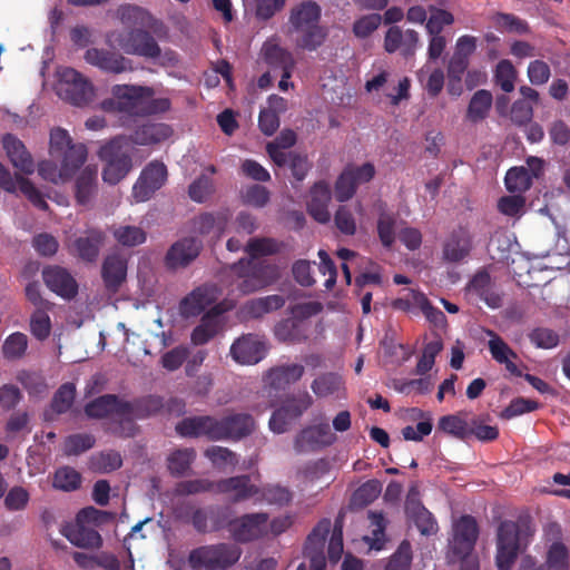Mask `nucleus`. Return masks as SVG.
I'll return each instance as SVG.
<instances>
[{
	"instance_id": "nucleus-22",
	"label": "nucleus",
	"mask_w": 570,
	"mask_h": 570,
	"mask_svg": "<svg viewBox=\"0 0 570 570\" xmlns=\"http://www.w3.org/2000/svg\"><path fill=\"white\" fill-rule=\"evenodd\" d=\"M416 492L411 490L405 500V514L411 520L422 535L435 534L439 530L438 522L433 514L422 504L416 497Z\"/></svg>"
},
{
	"instance_id": "nucleus-20",
	"label": "nucleus",
	"mask_w": 570,
	"mask_h": 570,
	"mask_svg": "<svg viewBox=\"0 0 570 570\" xmlns=\"http://www.w3.org/2000/svg\"><path fill=\"white\" fill-rule=\"evenodd\" d=\"M42 278L46 286L62 298L71 299L78 294V284L75 277L61 266L45 267Z\"/></svg>"
},
{
	"instance_id": "nucleus-5",
	"label": "nucleus",
	"mask_w": 570,
	"mask_h": 570,
	"mask_svg": "<svg viewBox=\"0 0 570 570\" xmlns=\"http://www.w3.org/2000/svg\"><path fill=\"white\" fill-rule=\"evenodd\" d=\"M149 30L135 28L112 31L107 35V41L117 45L127 55L157 59L161 55V49Z\"/></svg>"
},
{
	"instance_id": "nucleus-13",
	"label": "nucleus",
	"mask_w": 570,
	"mask_h": 570,
	"mask_svg": "<svg viewBox=\"0 0 570 570\" xmlns=\"http://www.w3.org/2000/svg\"><path fill=\"white\" fill-rule=\"evenodd\" d=\"M336 435L327 423L309 425L301 430L294 440V450L298 454L312 453L332 445Z\"/></svg>"
},
{
	"instance_id": "nucleus-49",
	"label": "nucleus",
	"mask_w": 570,
	"mask_h": 570,
	"mask_svg": "<svg viewBox=\"0 0 570 570\" xmlns=\"http://www.w3.org/2000/svg\"><path fill=\"white\" fill-rule=\"evenodd\" d=\"M76 399V385L73 383L67 382L61 384L58 390L55 392L50 407L53 413L60 415L67 413Z\"/></svg>"
},
{
	"instance_id": "nucleus-48",
	"label": "nucleus",
	"mask_w": 570,
	"mask_h": 570,
	"mask_svg": "<svg viewBox=\"0 0 570 570\" xmlns=\"http://www.w3.org/2000/svg\"><path fill=\"white\" fill-rule=\"evenodd\" d=\"M28 336L21 332L10 334L2 344V355L8 361H17L26 355Z\"/></svg>"
},
{
	"instance_id": "nucleus-59",
	"label": "nucleus",
	"mask_w": 570,
	"mask_h": 570,
	"mask_svg": "<svg viewBox=\"0 0 570 570\" xmlns=\"http://www.w3.org/2000/svg\"><path fill=\"white\" fill-rule=\"evenodd\" d=\"M205 456L218 469L227 466L235 468L238 464V456L228 448L213 445L205 451Z\"/></svg>"
},
{
	"instance_id": "nucleus-7",
	"label": "nucleus",
	"mask_w": 570,
	"mask_h": 570,
	"mask_svg": "<svg viewBox=\"0 0 570 570\" xmlns=\"http://www.w3.org/2000/svg\"><path fill=\"white\" fill-rule=\"evenodd\" d=\"M99 511L92 507L81 509L76 519V523L66 522L60 532L67 540L82 549H98L102 544V538L99 532L92 528L82 524L83 521H95Z\"/></svg>"
},
{
	"instance_id": "nucleus-39",
	"label": "nucleus",
	"mask_w": 570,
	"mask_h": 570,
	"mask_svg": "<svg viewBox=\"0 0 570 570\" xmlns=\"http://www.w3.org/2000/svg\"><path fill=\"white\" fill-rule=\"evenodd\" d=\"M229 220V213L222 210L217 213H203L194 219V230L200 235L215 234L219 237Z\"/></svg>"
},
{
	"instance_id": "nucleus-29",
	"label": "nucleus",
	"mask_w": 570,
	"mask_h": 570,
	"mask_svg": "<svg viewBox=\"0 0 570 570\" xmlns=\"http://www.w3.org/2000/svg\"><path fill=\"white\" fill-rule=\"evenodd\" d=\"M101 277L106 289L117 293L127 277V259L119 254L107 255L102 262Z\"/></svg>"
},
{
	"instance_id": "nucleus-26",
	"label": "nucleus",
	"mask_w": 570,
	"mask_h": 570,
	"mask_svg": "<svg viewBox=\"0 0 570 570\" xmlns=\"http://www.w3.org/2000/svg\"><path fill=\"white\" fill-rule=\"evenodd\" d=\"M125 403L128 407L124 410V422L129 423L157 415L165 406L163 397L157 395H146L131 401L125 400Z\"/></svg>"
},
{
	"instance_id": "nucleus-2",
	"label": "nucleus",
	"mask_w": 570,
	"mask_h": 570,
	"mask_svg": "<svg viewBox=\"0 0 570 570\" xmlns=\"http://www.w3.org/2000/svg\"><path fill=\"white\" fill-rule=\"evenodd\" d=\"M242 553L240 547L230 542L205 544L189 552L187 563L193 570H229Z\"/></svg>"
},
{
	"instance_id": "nucleus-44",
	"label": "nucleus",
	"mask_w": 570,
	"mask_h": 570,
	"mask_svg": "<svg viewBox=\"0 0 570 570\" xmlns=\"http://www.w3.org/2000/svg\"><path fill=\"white\" fill-rule=\"evenodd\" d=\"M196 458L194 449L185 448L173 451L167 458V468L173 476H183Z\"/></svg>"
},
{
	"instance_id": "nucleus-45",
	"label": "nucleus",
	"mask_w": 570,
	"mask_h": 570,
	"mask_svg": "<svg viewBox=\"0 0 570 570\" xmlns=\"http://www.w3.org/2000/svg\"><path fill=\"white\" fill-rule=\"evenodd\" d=\"M81 474L73 468L65 465L58 468L52 478V487L63 492H72L80 488Z\"/></svg>"
},
{
	"instance_id": "nucleus-40",
	"label": "nucleus",
	"mask_w": 570,
	"mask_h": 570,
	"mask_svg": "<svg viewBox=\"0 0 570 570\" xmlns=\"http://www.w3.org/2000/svg\"><path fill=\"white\" fill-rule=\"evenodd\" d=\"M296 140L297 136L294 130L284 129L274 141L266 145V151L277 167H285L288 158V153L285 149L293 147Z\"/></svg>"
},
{
	"instance_id": "nucleus-9",
	"label": "nucleus",
	"mask_w": 570,
	"mask_h": 570,
	"mask_svg": "<svg viewBox=\"0 0 570 570\" xmlns=\"http://www.w3.org/2000/svg\"><path fill=\"white\" fill-rule=\"evenodd\" d=\"M227 530L236 543H249L268 535V513L253 512L230 518Z\"/></svg>"
},
{
	"instance_id": "nucleus-56",
	"label": "nucleus",
	"mask_w": 570,
	"mask_h": 570,
	"mask_svg": "<svg viewBox=\"0 0 570 570\" xmlns=\"http://www.w3.org/2000/svg\"><path fill=\"white\" fill-rule=\"evenodd\" d=\"M281 249V245L277 240L273 238H250L245 246L246 253L250 256L249 259L256 261V258L262 256H269L277 254Z\"/></svg>"
},
{
	"instance_id": "nucleus-37",
	"label": "nucleus",
	"mask_w": 570,
	"mask_h": 570,
	"mask_svg": "<svg viewBox=\"0 0 570 570\" xmlns=\"http://www.w3.org/2000/svg\"><path fill=\"white\" fill-rule=\"evenodd\" d=\"M87 148L83 144H72L61 157L59 175L61 180L70 179L87 159Z\"/></svg>"
},
{
	"instance_id": "nucleus-54",
	"label": "nucleus",
	"mask_w": 570,
	"mask_h": 570,
	"mask_svg": "<svg viewBox=\"0 0 570 570\" xmlns=\"http://www.w3.org/2000/svg\"><path fill=\"white\" fill-rule=\"evenodd\" d=\"M439 429L460 440H465L470 436V424L455 414L442 416L439 420Z\"/></svg>"
},
{
	"instance_id": "nucleus-28",
	"label": "nucleus",
	"mask_w": 570,
	"mask_h": 570,
	"mask_svg": "<svg viewBox=\"0 0 570 570\" xmlns=\"http://www.w3.org/2000/svg\"><path fill=\"white\" fill-rule=\"evenodd\" d=\"M219 440H240L249 435L255 422L252 415L237 413L218 419Z\"/></svg>"
},
{
	"instance_id": "nucleus-32",
	"label": "nucleus",
	"mask_w": 570,
	"mask_h": 570,
	"mask_svg": "<svg viewBox=\"0 0 570 570\" xmlns=\"http://www.w3.org/2000/svg\"><path fill=\"white\" fill-rule=\"evenodd\" d=\"M2 145L14 168L27 175L35 171L33 159L21 140L11 134H7L2 138Z\"/></svg>"
},
{
	"instance_id": "nucleus-34",
	"label": "nucleus",
	"mask_w": 570,
	"mask_h": 570,
	"mask_svg": "<svg viewBox=\"0 0 570 570\" xmlns=\"http://www.w3.org/2000/svg\"><path fill=\"white\" fill-rule=\"evenodd\" d=\"M468 291L476 295L489 307L498 308L502 304L501 296L494 291L490 274L479 271L468 284Z\"/></svg>"
},
{
	"instance_id": "nucleus-50",
	"label": "nucleus",
	"mask_w": 570,
	"mask_h": 570,
	"mask_svg": "<svg viewBox=\"0 0 570 570\" xmlns=\"http://www.w3.org/2000/svg\"><path fill=\"white\" fill-rule=\"evenodd\" d=\"M396 218L393 213L381 209L376 224L377 236L383 247L391 248L395 242Z\"/></svg>"
},
{
	"instance_id": "nucleus-14",
	"label": "nucleus",
	"mask_w": 570,
	"mask_h": 570,
	"mask_svg": "<svg viewBox=\"0 0 570 570\" xmlns=\"http://www.w3.org/2000/svg\"><path fill=\"white\" fill-rule=\"evenodd\" d=\"M229 353L236 363L254 365L265 358L267 345L265 341L256 334H244L234 341Z\"/></svg>"
},
{
	"instance_id": "nucleus-27",
	"label": "nucleus",
	"mask_w": 570,
	"mask_h": 570,
	"mask_svg": "<svg viewBox=\"0 0 570 570\" xmlns=\"http://www.w3.org/2000/svg\"><path fill=\"white\" fill-rule=\"evenodd\" d=\"M216 491L219 493H234L232 502L238 503L258 495L259 487L252 483L249 475L242 474L217 481Z\"/></svg>"
},
{
	"instance_id": "nucleus-47",
	"label": "nucleus",
	"mask_w": 570,
	"mask_h": 570,
	"mask_svg": "<svg viewBox=\"0 0 570 570\" xmlns=\"http://www.w3.org/2000/svg\"><path fill=\"white\" fill-rule=\"evenodd\" d=\"M257 497L259 501L278 507L287 505L293 500L292 491L287 487H283L281 484H265L259 487V493Z\"/></svg>"
},
{
	"instance_id": "nucleus-3",
	"label": "nucleus",
	"mask_w": 570,
	"mask_h": 570,
	"mask_svg": "<svg viewBox=\"0 0 570 570\" xmlns=\"http://www.w3.org/2000/svg\"><path fill=\"white\" fill-rule=\"evenodd\" d=\"M230 268L238 278L237 289L243 294L259 291L279 278L277 266L264 261L242 258Z\"/></svg>"
},
{
	"instance_id": "nucleus-23",
	"label": "nucleus",
	"mask_w": 570,
	"mask_h": 570,
	"mask_svg": "<svg viewBox=\"0 0 570 570\" xmlns=\"http://www.w3.org/2000/svg\"><path fill=\"white\" fill-rule=\"evenodd\" d=\"M85 60L102 71L121 73L131 70L130 60L122 55L106 49L90 48L85 52Z\"/></svg>"
},
{
	"instance_id": "nucleus-60",
	"label": "nucleus",
	"mask_w": 570,
	"mask_h": 570,
	"mask_svg": "<svg viewBox=\"0 0 570 570\" xmlns=\"http://www.w3.org/2000/svg\"><path fill=\"white\" fill-rule=\"evenodd\" d=\"M96 439L88 433H76L65 440L63 452L66 455H79L94 448Z\"/></svg>"
},
{
	"instance_id": "nucleus-12",
	"label": "nucleus",
	"mask_w": 570,
	"mask_h": 570,
	"mask_svg": "<svg viewBox=\"0 0 570 570\" xmlns=\"http://www.w3.org/2000/svg\"><path fill=\"white\" fill-rule=\"evenodd\" d=\"M189 522L200 534L215 533L227 529L230 511L228 507L210 504L206 507H189Z\"/></svg>"
},
{
	"instance_id": "nucleus-30",
	"label": "nucleus",
	"mask_w": 570,
	"mask_h": 570,
	"mask_svg": "<svg viewBox=\"0 0 570 570\" xmlns=\"http://www.w3.org/2000/svg\"><path fill=\"white\" fill-rule=\"evenodd\" d=\"M309 202L307 203V213L321 224L331 220L328 204L332 199L331 189L327 183L320 180L315 183L309 190Z\"/></svg>"
},
{
	"instance_id": "nucleus-10",
	"label": "nucleus",
	"mask_w": 570,
	"mask_h": 570,
	"mask_svg": "<svg viewBox=\"0 0 570 570\" xmlns=\"http://www.w3.org/2000/svg\"><path fill=\"white\" fill-rule=\"evenodd\" d=\"M313 404V399L307 391L297 394H287L271 419L269 428L275 433H284L289 425L299 419Z\"/></svg>"
},
{
	"instance_id": "nucleus-31",
	"label": "nucleus",
	"mask_w": 570,
	"mask_h": 570,
	"mask_svg": "<svg viewBox=\"0 0 570 570\" xmlns=\"http://www.w3.org/2000/svg\"><path fill=\"white\" fill-rule=\"evenodd\" d=\"M305 368L301 364H283L272 367L265 375L267 386L275 391H284L291 384L299 381L304 375Z\"/></svg>"
},
{
	"instance_id": "nucleus-42",
	"label": "nucleus",
	"mask_w": 570,
	"mask_h": 570,
	"mask_svg": "<svg viewBox=\"0 0 570 570\" xmlns=\"http://www.w3.org/2000/svg\"><path fill=\"white\" fill-rule=\"evenodd\" d=\"M262 55L265 62L273 69L293 70L296 63L291 51L274 42H265Z\"/></svg>"
},
{
	"instance_id": "nucleus-55",
	"label": "nucleus",
	"mask_w": 570,
	"mask_h": 570,
	"mask_svg": "<svg viewBox=\"0 0 570 570\" xmlns=\"http://www.w3.org/2000/svg\"><path fill=\"white\" fill-rule=\"evenodd\" d=\"M90 464L92 470L99 473H110L121 468L122 458L117 451H105L92 455Z\"/></svg>"
},
{
	"instance_id": "nucleus-36",
	"label": "nucleus",
	"mask_w": 570,
	"mask_h": 570,
	"mask_svg": "<svg viewBox=\"0 0 570 570\" xmlns=\"http://www.w3.org/2000/svg\"><path fill=\"white\" fill-rule=\"evenodd\" d=\"M223 328L219 312L213 309L200 318L199 324L190 334L191 344L199 346L212 341Z\"/></svg>"
},
{
	"instance_id": "nucleus-52",
	"label": "nucleus",
	"mask_w": 570,
	"mask_h": 570,
	"mask_svg": "<svg viewBox=\"0 0 570 570\" xmlns=\"http://www.w3.org/2000/svg\"><path fill=\"white\" fill-rule=\"evenodd\" d=\"M343 385L342 377L335 373H324L316 377L311 385L317 397H326L336 393Z\"/></svg>"
},
{
	"instance_id": "nucleus-8",
	"label": "nucleus",
	"mask_w": 570,
	"mask_h": 570,
	"mask_svg": "<svg viewBox=\"0 0 570 570\" xmlns=\"http://www.w3.org/2000/svg\"><path fill=\"white\" fill-rule=\"evenodd\" d=\"M522 534L519 523L511 520L502 521L498 527L495 562L500 570H511L520 551Z\"/></svg>"
},
{
	"instance_id": "nucleus-63",
	"label": "nucleus",
	"mask_w": 570,
	"mask_h": 570,
	"mask_svg": "<svg viewBox=\"0 0 570 570\" xmlns=\"http://www.w3.org/2000/svg\"><path fill=\"white\" fill-rule=\"evenodd\" d=\"M216 490V483L208 479L185 480L177 483L176 493L178 495H191Z\"/></svg>"
},
{
	"instance_id": "nucleus-57",
	"label": "nucleus",
	"mask_w": 570,
	"mask_h": 570,
	"mask_svg": "<svg viewBox=\"0 0 570 570\" xmlns=\"http://www.w3.org/2000/svg\"><path fill=\"white\" fill-rule=\"evenodd\" d=\"M517 69L510 60H501L494 71V82L504 92H511L514 90V82L517 79Z\"/></svg>"
},
{
	"instance_id": "nucleus-53",
	"label": "nucleus",
	"mask_w": 570,
	"mask_h": 570,
	"mask_svg": "<svg viewBox=\"0 0 570 570\" xmlns=\"http://www.w3.org/2000/svg\"><path fill=\"white\" fill-rule=\"evenodd\" d=\"M505 187L512 193H523L532 185V176L525 167H512L507 171Z\"/></svg>"
},
{
	"instance_id": "nucleus-41",
	"label": "nucleus",
	"mask_w": 570,
	"mask_h": 570,
	"mask_svg": "<svg viewBox=\"0 0 570 570\" xmlns=\"http://www.w3.org/2000/svg\"><path fill=\"white\" fill-rule=\"evenodd\" d=\"M212 304L207 288L197 287L179 303V313L189 318L200 315Z\"/></svg>"
},
{
	"instance_id": "nucleus-61",
	"label": "nucleus",
	"mask_w": 570,
	"mask_h": 570,
	"mask_svg": "<svg viewBox=\"0 0 570 570\" xmlns=\"http://www.w3.org/2000/svg\"><path fill=\"white\" fill-rule=\"evenodd\" d=\"M49 308H37L30 317V332L39 341H45L51 332V320L47 311Z\"/></svg>"
},
{
	"instance_id": "nucleus-1",
	"label": "nucleus",
	"mask_w": 570,
	"mask_h": 570,
	"mask_svg": "<svg viewBox=\"0 0 570 570\" xmlns=\"http://www.w3.org/2000/svg\"><path fill=\"white\" fill-rule=\"evenodd\" d=\"M321 7L312 0L293 7L288 17V33L297 49L315 51L327 38V29L320 24Z\"/></svg>"
},
{
	"instance_id": "nucleus-25",
	"label": "nucleus",
	"mask_w": 570,
	"mask_h": 570,
	"mask_svg": "<svg viewBox=\"0 0 570 570\" xmlns=\"http://www.w3.org/2000/svg\"><path fill=\"white\" fill-rule=\"evenodd\" d=\"M128 406L125 399L116 394H104L85 405V414L90 419H106L115 415L124 422V410Z\"/></svg>"
},
{
	"instance_id": "nucleus-24",
	"label": "nucleus",
	"mask_w": 570,
	"mask_h": 570,
	"mask_svg": "<svg viewBox=\"0 0 570 570\" xmlns=\"http://www.w3.org/2000/svg\"><path fill=\"white\" fill-rule=\"evenodd\" d=\"M116 17L126 28L125 30L142 28L156 31L160 23L147 9L132 3L119 6L116 10Z\"/></svg>"
},
{
	"instance_id": "nucleus-6",
	"label": "nucleus",
	"mask_w": 570,
	"mask_h": 570,
	"mask_svg": "<svg viewBox=\"0 0 570 570\" xmlns=\"http://www.w3.org/2000/svg\"><path fill=\"white\" fill-rule=\"evenodd\" d=\"M98 155L106 163L102 179L110 185L118 184L132 167L131 156L120 139H112L101 146Z\"/></svg>"
},
{
	"instance_id": "nucleus-4",
	"label": "nucleus",
	"mask_w": 570,
	"mask_h": 570,
	"mask_svg": "<svg viewBox=\"0 0 570 570\" xmlns=\"http://www.w3.org/2000/svg\"><path fill=\"white\" fill-rule=\"evenodd\" d=\"M151 87L138 85H115L111 88V97L104 99L101 109L107 112H121L129 117H140L142 99L153 97Z\"/></svg>"
},
{
	"instance_id": "nucleus-33",
	"label": "nucleus",
	"mask_w": 570,
	"mask_h": 570,
	"mask_svg": "<svg viewBox=\"0 0 570 570\" xmlns=\"http://www.w3.org/2000/svg\"><path fill=\"white\" fill-rule=\"evenodd\" d=\"M98 191V168L87 166L77 177L75 183V197L78 205H91Z\"/></svg>"
},
{
	"instance_id": "nucleus-51",
	"label": "nucleus",
	"mask_w": 570,
	"mask_h": 570,
	"mask_svg": "<svg viewBox=\"0 0 570 570\" xmlns=\"http://www.w3.org/2000/svg\"><path fill=\"white\" fill-rule=\"evenodd\" d=\"M331 527L332 522L327 518L318 521L306 538L304 551L324 552L325 541L331 531Z\"/></svg>"
},
{
	"instance_id": "nucleus-17",
	"label": "nucleus",
	"mask_w": 570,
	"mask_h": 570,
	"mask_svg": "<svg viewBox=\"0 0 570 570\" xmlns=\"http://www.w3.org/2000/svg\"><path fill=\"white\" fill-rule=\"evenodd\" d=\"M473 249V236L466 226L454 228L443 243L442 257L448 263H460Z\"/></svg>"
},
{
	"instance_id": "nucleus-15",
	"label": "nucleus",
	"mask_w": 570,
	"mask_h": 570,
	"mask_svg": "<svg viewBox=\"0 0 570 570\" xmlns=\"http://www.w3.org/2000/svg\"><path fill=\"white\" fill-rule=\"evenodd\" d=\"M167 179V168L160 161L149 163L140 173L132 187V196L137 202L148 200Z\"/></svg>"
},
{
	"instance_id": "nucleus-19",
	"label": "nucleus",
	"mask_w": 570,
	"mask_h": 570,
	"mask_svg": "<svg viewBox=\"0 0 570 570\" xmlns=\"http://www.w3.org/2000/svg\"><path fill=\"white\" fill-rule=\"evenodd\" d=\"M176 431L185 438H206L219 441L218 419L210 415L185 417L176 425Z\"/></svg>"
},
{
	"instance_id": "nucleus-58",
	"label": "nucleus",
	"mask_w": 570,
	"mask_h": 570,
	"mask_svg": "<svg viewBox=\"0 0 570 570\" xmlns=\"http://www.w3.org/2000/svg\"><path fill=\"white\" fill-rule=\"evenodd\" d=\"M285 305V298L282 295H268L253 299L248 304V312L254 317H259L266 313L282 308Z\"/></svg>"
},
{
	"instance_id": "nucleus-35",
	"label": "nucleus",
	"mask_w": 570,
	"mask_h": 570,
	"mask_svg": "<svg viewBox=\"0 0 570 570\" xmlns=\"http://www.w3.org/2000/svg\"><path fill=\"white\" fill-rule=\"evenodd\" d=\"M105 238L104 232L99 229L87 230L83 236L78 237L73 243L78 257L87 263L96 262Z\"/></svg>"
},
{
	"instance_id": "nucleus-38",
	"label": "nucleus",
	"mask_w": 570,
	"mask_h": 570,
	"mask_svg": "<svg viewBox=\"0 0 570 570\" xmlns=\"http://www.w3.org/2000/svg\"><path fill=\"white\" fill-rule=\"evenodd\" d=\"M173 134L170 126L163 122L145 124L138 127L131 135V141L136 145L147 146L161 142Z\"/></svg>"
},
{
	"instance_id": "nucleus-43",
	"label": "nucleus",
	"mask_w": 570,
	"mask_h": 570,
	"mask_svg": "<svg viewBox=\"0 0 570 570\" xmlns=\"http://www.w3.org/2000/svg\"><path fill=\"white\" fill-rule=\"evenodd\" d=\"M492 94L481 89L473 94L466 110V119L473 124H478L488 117L492 107Z\"/></svg>"
},
{
	"instance_id": "nucleus-62",
	"label": "nucleus",
	"mask_w": 570,
	"mask_h": 570,
	"mask_svg": "<svg viewBox=\"0 0 570 570\" xmlns=\"http://www.w3.org/2000/svg\"><path fill=\"white\" fill-rule=\"evenodd\" d=\"M413 559L410 541L403 540L396 551L390 557L385 570H410Z\"/></svg>"
},
{
	"instance_id": "nucleus-16",
	"label": "nucleus",
	"mask_w": 570,
	"mask_h": 570,
	"mask_svg": "<svg viewBox=\"0 0 570 570\" xmlns=\"http://www.w3.org/2000/svg\"><path fill=\"white\" fill-rule=\"evenodd\" d=\"M479 538L476 520L469 514L460 517L453 524V537L450 549L453 554H469L473 551Z\"/></svg>"
},
{
	"instance_id": "nucleus-46",
	"label": "nucleus",
	"mask_w": 570,
	"mask_h": 570,
	"mask_svg": "<svg viewBox=\"0 0 570 570\" xmlns=\"http://www.w3.org/2000/svg\"><path fill=\"white\" fill-rule=\"evenodd\" d=\"M114 238L124 247H135L141 245L147 239L146 232L132 225H119L111 229Z\"/></svg>"
},
{
	"instance_id": "nucleus-21",
	"label": "nucleus",
	"mask_w": 570,
	"mask_h": 570,
	"mask_svg": "<svg viewBox=\"0 0 570 570\" xmlns=\"http://www.w3.org/2000/svg\"><path fill=\"white\" fill-rule=\"evenodd\" d=\"M202 247V242L197 238L186 237L179 239L167 250L165 264L169 269L186 267L198 257Z\"/></svg>"
},
{
	"instance_id": "nucleus-11",
	"label": "nucleus",
	"mask_w": 570,
	"mask_h": 570,
	"mask_svg": "<svg viewBox=\"0 0 570 570\" xmlns=\"http://www.w3.org/2000/svg\"><path fill=\"white\" fill-rule=\"evenodd\" d=\"M58 90L63 99L78 107L88 105L95 96L92 83L73 68L60 72Z\"/></svg>"
},
{
	"instance_id": "nucleus-64",
	"label": "nucleus",
	"mask_w": 570,
	"mask_h": 570,
	"mask_svg": "<svg viewBox=\"0 0 570 570\" xmlns=\"http://www.w3.org/2000/svg\"><path fill=\"white\" fill-rule=\"evenodd\" d=\"M285 166L289 167L292 176L297 181H303L312 168L307 155L296 151H288L287 164Z\"/></svg>"
},
{
	"instance_id": "nucleus-18",
	"label": "nucleus",
	"mask_w": 570,
	"mask_h": 570,
	"mask_svg": "<svg viewBox=\"0 0 570 570\" xmlns=\"http://www.w3.org/2000/svg\"><path fill=\"white\" fill-rule=\"evenodd\" d=\"M420 46V35L413 29L403 30L399 26H392L387 29L384 37V50L387 53L400 51L404 58L415 55Z\"/></svg>"
}]
</instances>
